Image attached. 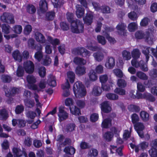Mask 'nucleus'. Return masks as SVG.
Here are the masks:
<instances>
[{"instance_id": "nucleus-1", "label": "nucleus", "mask_w": 157, "mask_h": 157, "mask_svg": "<svg viewBox=\"0 0 157 157\" xmlns=\"http://www.w3.org/2000/svg\"><path fill=\"white\" fill-rule=\"evenodd\" d=\"M67 18L68 22L71 24V30L73 33H79L83 32L84 25L82 22L78 20H74L73 13H67Z\"/></svg>"}, {"instance_id": "nucleus-2", "label": "nucleus", "mask_w": 157, "mask_h": 157, "mask_svg": "<svg viewBox=\"0 0 157 157\" xmlns=\"http://www.w3.org/2000/svg\"><path fill=\"white\" fill-rule=\"evenodd\" d=\"M132 56L134 59L131 61L132 65L136 67H140L141 69L144 71L148 70V68L146 64L144 63L143 61H141L140 63L137 62L136 59L139 57L140 53L138 49H134L132 52Z\"/></svg>"}, {"instance_id": "nucleus-3", "label": "nucleus", "mask_w": 157, "mask_h": 157, "mask_svg": "<svg viewBox=\"0 0 157 157\" xmlns=\"http://www.w3.org/2000/svg\"><path fill=\"white\" fill-rule=\"evenodd\" d=\"M73 89L75 95L77 98L82 97L86 94L85 88L80 81H77L74 84Z\"/></svg>"}, {"instance_id": "nucleus-4", "label": "nucleus", "mask_w": 157, "mask_h": 157, "mask_svg": "<svg viewBox=\"0 0 157 157\" xmlns=\"http://www.w3.org/2000/svg\"><path fill=\"white\" fill-rule=\"evenodd\" d=\"M71 52L75 55L80 56L83 57H87L90 56V52L82 47L74 48L72 50Z\"/></svg>"}, {"instance_id": "nucleus-5", "label": "nucleus", "mask_w": 157, "mask_h": 157, "mask_svg": "<svg viewBox=\"0 0 157 157\" xmlns=\"http://www.w3.org/2000/svg\"><path fill=\"white\" fill-rule=\"evenodd\" d=\"M140 48L142 50V53L146 56L147 62L148 60L150 53H152L155 57L157 58V51L155 49L143 46H141Z\"/></svg>"}, {"instance_id": "nucleus-6", "label": "nucleus", "mask_w": 157, "mask_h": 157, "mask_svg": "<svg viewBox=\"0 0 157 157\" xmlns=\"http://www.w3.org/2000/svg\"><path fill=\"white\" fill-rule=\"evenodd\" d=\"M0 19L2 21L8 24H13L15 23L14 17L10 13H4L1 16Z\"/></svg>"}, {"instance_id": "nucleus-7", "label": "nucleus", "mask_w": 157, "mask_h": 157, "mask_svg": "<svg viewBox=\"0 0 157 157\" xmlns=\"http://www.w3.org/2000/svg\"><path fill=\"white\" fill-rule=\"evenodd\" d=\"M153 31V29H148L145 31L144 39L149 44H152L155 41L154 36L152 34Z\"/></svg>"}, {"instance_id": "nucleus-8", "label": "nucleus", "mask_w": 157, "mask_h": 157, "mask_svg": "<svg viewBox=\"0 0 157 157\" xmlns=\"http://www.w3.org/2000/svg\"><path fill=\"white\" fill-rule=\"evenodd\" d=\"M24 68L26 73H32L34 70V65L33 63L30 60H27L23 63Z\"/></svg>"}, {"instance_id": "nucleus-9", "label": "nucleus", "mask_w": 157, "mask_h": 157, "mask_svg": "<svg viewBox=\"0 0 157 157\" xmlns=\"http://www.w3.org/2000/svg\"><path fill=\"white\" fill-rule=\"evenodd\" d=\"M19 89L14 87H11L10 89L5 90V95L8 98L14 96L16 94L19 93Z\"/></svg>"}, {"instance_id": "nucleus-10", "label": "nucleus", "mask_w": 157, "mask_h": 157, "mask_svg": "<svg viewBox=\"0 0 157 157\" xmlns=\"http://www.w3.org/2000/svg\"><path fill=\"white\" fill-rule=\"evenodd\" d=\"M134 126L139 136L141 138H144L143 130L144 129V126L143 124L140 122H137L134 124Z\"/></svg>"}, {"instance_id": "nucleus-11", "label": "nucleus", "mask_w": 157, "mask_h": 157, "mask_svg": "<svg viewBox=\"0 0 157 157\" xmlns=\"http://www.w3.org/2000/svg\"><path fill=\"white\" fill-rule=\"evenodd\" d=\"M58 116L60 121L66 120L68 117V113L64 110V107L63 106H60L59 108V112Z\"/></svg>"}, {"instance_id": "nucleus-12", "label": "nucleus", "mask_w": 157, "mask_h": 157, "mask_svg": "<svg viewBox=\"0 0 157 157\" xmlns=\"http://www.w3.org/2000/svg\"><path fill=\"white\" fill-rule=\"evenodd\" d=\"M13 152L14 157H21L23 155L25 157H28L25 151H22L18 148H13Z\"/></svg>"}, {"instance_id": "nucleus-13", "label": "nucleus", "mask_w": 157, "mask_h": 157, "mask_svg": "<svg viewBox=\"0 0 157 157\" xmlns=\"http://www.w3.org/2000/svg\"><path fill=\"white\" fill-rule=\"evenodd\" d=\"M86 47L89 50L93 51H103L102 47L98 44H94L91 43L87 45Z\"/></svg>"}, {"instance_id": "nucleus-14", "label": "nucleus", "mask_w": 157, "mask_h": 157, "mask_svg": "<svg viewBox=\"0 0 157 157\" xmlns=\"http://www.w3.org/2000/svg\"><path fill=\"white\" fill-rule=\"evenodd\" d=\"M126 86V83L124 80H118V94L122 95L125 94V91L122 88Z\"/></svg>"}, {"instance_id": "nucleus-15", "label": "nucleus", "mask_w": 157, "mask_h": 157, "mask_svg": "<svg viewBox=\"0 0 157 157\" xmlns=\"http://www.w3.org/2000/svg\"><path fill=\"white\" fill-rule=\"evenodd\" d=\"M105 66L108 69H112L115 65L114 59L112 57H109L105 63Z\"/></svg>"}, {"instance_id": "nucleus-16", "label": "nucleus", "mask_w": 157, "mask_h": 157, "mask_svg": "<svg viewBox=\"0 0 157 157\" xmlns=\"http://www.w3.org/2000/svg\"><path fill=\"white\" fill-rule=\"evenodd\" d=\"M101 109L103 112L106 113H109L111 109L108 101H106L103 102L101 104Z\"/></svg>"}, {"instance_id": "nucleus-17", "label": "nucleus", "mask_w": 157, "mask_h": 157, "mask_svg": "<svg viewBox=\"0 0 157 157\" xmlns=\"http://www.w3.org/2000/svg\"><path fill=\"white\" fill-rule=\"evenodd\" d=\"M35 38L36 41L40 43L44 44L45 43V37L40 33L36 32L35 34Z\"/></svg>"}, {"instance_id": "nucleus-18", "label": "nucleus", "mask_w": 157, "mask_h": 157, "mask_svg": "<svg viewBox=\"0 0 157 157\" xmlns=\"http://www.w3.org/2000/svg\"><path fill=\"white\" fill-rule=\"evenodd\" d=\"M48 41L52 45L54 48H55L57 45H58L60 43L59 39L57 38H53L50 36H48L47 38Z\"/></svg>"}, {"instance_id": "nucleus-19", "label": "nucleus", "mask_w": 157, "mask_h": 157, "mask_svg": "<svg viewBox=\"0 0 157 157\" xmlns=\"http://www.w3.org/2000/svg\"><path fill=\"white\" fill-rule=\"evenodd\" d=\"M94 16L92 13L88 12L86 13V16L83 18L85 22L88 25H90L93 22Z\"/></svg>"}, {"instance_id": "nucleus-20", "label": "nucleus", "mask_w": 157, "mask_h": 157, "mask_svg": "<svg viewBox=\"0 0 157 157\" xmlns=\"http://www.w3.org/2000/svg\"><path fill=\"white\" fill-rule=\"evenodd\" d=\"M76 15L78 18H80L83 16L85 10L82 7L81 5H77L76 6Z\"/></svg>"}, {"instance_id": "nucleus-21", "label": "nucleus", "mask_w": 157, "mask_h": 157, "mask_svg": "<svg viewBox=\"0 0 157 157\" xmlns=\"http://www.w3.org/2000/svg\"><path fill=\"white\" fill-rule=\"evenodd\" d=\"M39 7L40 11L42 13H45L48 10V3L46 0H40Z\"/></svg>"}, {"instance_id": "nucleus-22", "label": "nucleus", "mask_w": 157, "mask_h": 157, "mask_svg": "<svg viewBox=\"0 0 157 157\" xmlns=\"http://www.w3.org/2000/svg\"><path fill=\"white\" fill-rule=\"evenodd\" d=\"M114 85V84L111 80H109L106 84L105 83L101 84V87L103 90L108 91L110 90H113L112 87Z\"/></svg>"}, {"instance_id": "nucleus-23", "label": "nucleus", "mask_w": 157, "mask_h": 157, "mask_svg": "<svg viewBox=\"0 0 157 157\" xmlns=\"http://www.w3.org/2000/svg\"><path fill=\"white\" fill-rule=\"evenodd\" d=\"M12 56L14 59L18 61L21 62L22 60V56L19 50H17L14 51L12 53Z\"/></svg>"}, {"instance_id": "nucleus-24", "label": "nucleus", "mask_w": 157, "mask_h": 157, "mask_svg": "<svg viewBox=\"0 0 157 157\" xmlns=\"http://www.w3.org/2000/svg\"><path fill=\"white\" fill-rule=\"evenodd\" d=\"M63 151L67 154L73 155L75 152L76 150L72 146H67L65 147Z\"/></svg>"}, {"instance_id": "nucleus-25", "label": "nucleus", "mask_w": 157, "mask_h": 157, "mask_svg": "<svg viewBox=\"0 0 157 157\" xmlns=\"http://www.w3.org/2000/svg\"><path fill=\"white\" fill-rule=\"evenodd\" d=\"M36 49L38 51L35 53L34 57L38 61L40 62L43 57V53L41 51L42 47L41 46H39Z\"/></svg>"}, {"instance_id": "nucleus-26", "label": "nucleus", "mask_w": 157, "mask_h": 157, "mask_svg": "<svg viewBox=\"0 0 157 157\" xmlns=\"http://www.w3.org/2000/svg\"><path fill=\"white\" fill-rule=\"evenodd\" d=\"M101 52L99 51L94 53L93 54L95 60L98 62L101 61L104 58V55Z\"/></svg>"}, {"instance_id": "nucleus-27", "label": "nucleus", "mask_w": 157, "mask_h": 157, "mask_svg": "<svg viewBox=\"0 0 157 157\" xmlns=\"http://www.w3.org/2000/svg\"><path fill=\"white\" fill-rule=\"evenodd\" d=\"M102 93L101 88L98 86H94L92 90V94L95 96H99Z\"/></svg>"}, {"instance_id": "nucleus-28", "label": "nucleus", "mask_w": 157, "mask_h": 157, "mask_svg": "<svg viewBox=\"0 0 157 157\" xmlns=\"http://www.w3.org/2000/svg\"><path fill=\"white\" fill-rule=\"evenodd\" d=\"M24 104L25 106L29 108L33 107L35 105V102L33 100L29 98H25L24 100Z\"/></svg>"}, {"instance_id": "nucleus-29", "label": "nucleus", "mask_w": 157, "mask_h": 157, "mask_svg": "<svg viewBox=\"0 0 157 157\" xmlns=\"http://www.w3.org/2000/svg\"><path fill=\"white\" fill-rule=\"evenodd\" d=\"M111 126V120L109 118L105 119L102 121L101 127L104 128H109Z\"/></svg>"}, {"instance_id": "nucleus-30", "label": "nucleus", "mask_w": 157, "mask_h": 157, "mask_svg": "<svg viewBox=\"0 0 157 157\" xmlns=\"http://www.w3.org/2000/svg\"><path fill=\"white\" fill-rule=\"evenodd\" d=\"M73 62L76 65H84L86 63V61L83 59L78 57L74 58Z\"/></svg>"}, {"instance_id": "nucleus-31", "label": "nucleus", "mask_w": 157, "mask_h": 157, "mask_svg": "<svg viewBox=\"0 0 157 157\" xmlns=\"http://www.w3.org/2000/svg\"><path fill=\"white\" fill-rule=\"evenodd\" d=\"M86 68L84 66H78L75 69V72L77 75H82L86 73Z\"/></svg>"}, {"instance_id": "nucleus-32", "label": "nucleus", "mask_w": 157, "mask_h": 157, "mask_svg": "<svg viewBox=\"0 0 157 157\" xmlns=\"http://www.w3.org/2000/svg\"><path fill=\"white\" fill-rule=\"evenodd\" d=\"M70 109L71 113L75 115H79L81 114L79 109L75 106L72 105V107H70Z\"/></svg>"}, {"instance_id": "nucleus-33", "label": "nucleus", "mask_w": 157, "mask_h": 157, "mask_svg": "<svg viewBox=\"0 0 157 157\" xmlns=\"http://www.w3.org/2000/svg\"><path fill=\"white\" fill-rule=\"evenodd\" d=\"M8 113L5 109H2L0 110V120H6L8 117Z\"/></svg>"}, {"instance_id": "nucleus-34", "label": "nucleus", "mask_w": 157, "mask_h": 157, "mask_svg": "<svg viewBox=\"0 0 157 157\" xmlns=\"http://www.w3.org/2000/svg\"><path fill=\"white\" fill-rule=\"evenodd\" d=\"M28 47L32 49H36L38 48V47L40 46V45H35L34 40L32 38L29 39L28 41Z\"/></svg>"}, {"instance_id": "nucleus-35", "label": "nucleus", "mask_w": 157, "mask_h": 157, "mask_svg": "<svg viewBox=\"0 0 157 157\" xmlns=\"http://www.w3.org/2000/svg\"><path fill=\"white\" fill-rule=\"evenodd\" d=\"M140 116L144 121H147L149 120V114L146 111H141L140 113Z\"/></svg>"}, {"instance_id": "nucleus-36", "label": "nucleus", "mask_w": 157, "mask_h": 157, "mask_svg": "<svg viewBox=\"0 0 157 157\" xmlns=\"http://www.w3.org/2000/svg\"><path fill=\"white\" fill-rule=\"evenodd\" d=\"M90 80L92 81H95L97 78V76L94 70L91 69L88 74Z\"/></svg>"}, {"instance_id": "nucleus-37", "label": "nucleus", "mask_w": 157, "mask_h": 157, "mask_svg": "<svg viewBox=\"0 0 157 157\" xmlns=\"http://www.w3.org/2000/svg\"><path fill=\"white\" fill-rule=\"evenodd\" d=\"M105 30L103 31L102 34L105 36L110 35V33L114 31V29L110 27L105 26Z\"/></svg>"}, {"instance_id": "nucleus-38", "label": "nucleus", "mask_w": 157, "mask_h": 157, "mask_svg": "<svg viewBox=\"0 0 157 157\" xmlns=\"http://www.w3.org/2000/svg\"><path fill=\"white\" fill-rule=\"evenodd\" d=\"M2 32L6 34H8L10 32V27L7 24H3L2 25Z\"/></svg>"}, {"instance_id": "nucleus-39", "label": "nucleus", "mask_w": 157, "mask_h": 157, "mask_svg": "<svg viewBox=\"0 0 157 157\" xmlns=\"http://www.w3.org/2000/svg\"><path fill=\"white\" fill-rule=\"evenodd\" d=\"M55 13L53 11L47 12L46 14V18L47 20H52L55 16Z\"/></svg>"}, {"instance_id": "nucleus-40", "label": "nucleus", "mask_w": 157, "mask_h": 157, "mask_svg": "<svg viewBox=\"0 0 157 157\" xmlns=\"http://www.w3.org/2000/svg\"><path fill=\"white\" fill-rule=\"evenodd\" d=\"M67 76L70 82L71 83L74 82L75 78V73L72 71H69L67 73Z\"/></svg>"}, {"instance_id": "nucleus-41", "label": "nucleus", "mask_w": 157, "mask_h": 157, "mask_svg": "<svg viewBox=\"0 0 157 157\" xmlns=\"http://www.w3.org/2000/svg\"><path fill=\"white\" fill-rule=\"evenodd\" d=\"M126 26L124 23H121L120 25H118V34L120 33L121 35H124L126 30H125Z\"/></svg>"}, {"instance_id": "nucleus-42", "label": "nucleus", "mask_w": 157, "mask_h": 157, "mask_svg": "<svg viewBox=\"0 0 157 157\" xmlns=\"http://www.w3.org/2000/svg\"><path fill=\"white\" fill-rule=\"evenodd\" d=\"M128 29L130 32H134L137 28V25L136 22H131L128 26Z\"/></svg>"}, {"instance_id": "nucleus-43", "label": "nucleus", "mask_w": 157, "mask_h": 157, "mask_svg": "<svg viewBox=\"0 0 157 157\" xmlns=\"http://www.w3.org/2000/svg\"><path fill=\"white\" fill-rule=\"evenodd\" d=\"M113 136V134L110 132H107L103 135L104 139L108 142L110 141Z\"/></svg>"}, {"instance_id": "nucleus-44", "label": "nucleus", "mask_w": 157, "mask_h": 157, "mask_svg": "<svg viewBox=\"0 0 157 157\" xmlns=\"http://www.w3.org/2000/svg\"><path fill=\"white\" fill-rule=\"evenodd\" d=\"M61 29L63 31L68 30L69 29V24L67 22L61 21L60 23Z\"/></svg>"}, {"instance_id": "nucleus-45", "label": "nucleus", "mask_w": 157, "mask_h": 157, "mask_svg": "<svg viewBox=\"0 0 157 157\" xmlns=\"http://www.w3.org/2000/svg\"><path fill=\"white\" fill-rule=\"evenodd\" d=\"M27 12L30 14H33L36 11L35 7L32 4H29L27 7Z\"/></svg>"}, {"instance_id": "nucleus-46", "label": "nucleus", "mask_w": 157, "mask_h": 157, "mask_svg": "<svg viewBox=\"0 0 157 157\" xmlns=\"http://www.w3.org/2000/svg\"><path fill=\"white\" fill-rule=\"evenodd\" d=\"M51 59L49 56L48 55H46L43 61V64L44 66H47L49 65L51 63Z\"/></svg>"}, {"instance_id": "nucleus-47", "label": "nucleus", "mask_w": 157, "mask_h": 157, "mask_svg": "<svg viewBox=\"0 0 157 157\" xmlns=\"http://www.w3.org/2000/svg\"><path fill=\"white\" fill-rule=\"evenodd\" d=\"M22 29V28L21 25H17L13 27L12 30L14 33L19 34L21 32Z\"/></svg>"}, {"instance_id": "nucleus-48", "label": "nucleus", "mask_w": 157, "mask_h": 157, "mask_svg": "<svg viewBox=\"0 0 157 157\" xmlns=\"http://www.w3.org/2000/svg\"><path fill=\"white\" fill-rule=\"evenodd\" d=\"M24 68L22 66H19L17 71L16 74L18 77L22 76L24 74Z\"/></svg>"}, {"instance_id": "nucleus-49", "label": "nucleus", "mask_w": 157, "mask_h": 157, "mask_svg": "<svg viewBox=\"0 0 157 157\" xmlns=\"http://www.w3.org/2000/svg\"><path fill=\"white\" fill-rule=\"evenodd\" d=\"M38 73L40 76L44 78L45 75L46 74V68L44 67H41L38 69Z\"/></svg>"}, {"instance_id": "nucleus-50", "label": "nucleus", "mask_w": 157, "mask_h": 157, "mask_svg": "<svg viewBox=\"0 0 157 157\" xmlns=\"http://www.w3.org/2000/svg\"><path fill=\"white\" fill-rule=\"evenodd\" d=\"M145 32H143L142 31H138L135 34V37L138 39H141L144 38Z\"/></svg>"}, {"instance_id": "nucleus-51", "label": "nucleus", "mask_w": 157, "mask_h": 157, "mask_svg": "<svg viewBox=\"0 0 157 157\" xmlns=\"http://www.w3.org/2000/svg\"><path fill=\"white\" fill-rule=\"evenodd\" d=\"M136 75L138 78L143 80H146L148 78L147 76L145 73L140 71L137 72Z\"/></svg>"}, {"instance_id": "nucleus-52", "label": "nucleus", "mask_w": 157, "mask_h": 157, "mask_svg": "<svg viewBox=\"0 0 157 157\" xmlns=\"http://www.w3.org/2000/svg\"><path fill=\"white\" fill-rule=\"evenodd\" d=\"M128 17L132 21L136 20L138 16L137 14L134 11L128 13Z\"/></svg>"}, {"instance_id": "nucleus-53", "label": "nucleus", "mask_w": 157, "mask_h": 157, "mask_svg": "<svg viewBox=\"0 0 157 157\" xmlns=\"http://www.w3.org/2000/svg\"><path fill=\"white\" fill-rule=\"evenodd\" d=\"M27 80L29 84L35 83L36 81L35 77L32 75H29L27 77Z\"/></svg>"}, {"instance_id": "nucleus-54", "label": "nucleus", "mask_w": 157, "mask_h": 157, "mask_svg": "<svg viewBox=\"0 0 157 157\" xmlns=\"http://www.w3.org/2000/svg\"><path fill=\"white\" fill-rule=\"evenodd\" d=\"M98 114L96 113H94L90 115V120L91 122H95L98 120Z\"/></svg>"}, {"instance_id": "nucleus-55", "label": "nucleus", "mask_w": 157, "mask_h": 157, "mask_svg": "<svg viewBox=\"0 0 157 157\" xmlns=\"http://www.w3.org/2000/svg\"><path fill=\"white\" fill-rule=\"evenodd\" d=\"M151 157H157V149L152 147L149 151Z\"/></svg>"}, {"instance_id": "nucleus-56", "label": "nucleus", "mask_w": 157, "mask_h": 157, "mask_svg": "<svg viewBox=\"0 0 157 157\" xmlns=\"http://www.w3.org/2000/svg\"><path fill=\"white\" fill-rule=\"evenodd\" d=\"M97 40L98 42L101 44L102 45H105L106 42V41L104 37L101 35H98L97 36Z\"/></svg>"}, {"instance_id": "nucleus-57", "label": "nucleus", "mask_w": 157, "mask_h": 157, "mask_svg": "<svg viewBox=\"0 0 157 157\" xmlns=\"http://www.w3.org/2000/svg\"><path fill=\"white\" fill-rule=\"evenodd\" d=\"M145 99L149 101L154 102L155 100V99L151 94L147 92Z\"/></svg>"}, {"instance_id": "nucleus-58", "label": "nucleus", "mask_w": 157, "mask_h": 157, "mask_svg": "<svg viewBox=\"0 0 157 157\" xmlns=\"http://www.w3.org/2000/svg\"><path fill=\"white\" fill-rule=\"evenodd\" d=\"M132 128V127H130L129 131L128 130H126L124 131L123 133V137L124 139L127 140L130 136Z\"/></svg>"}, {"instance_id": "nucleus-59", "label": "nucleus", "mask_w": 157, "mask_h": 157, "mask_svg": "<svg viewBox=\"0 0 157 157\" xmlns=\"http://www.w3.org/2000/svg\"><path fill=\"white\" fill-rule=\"evenodd\" d=\"M48 84L52 87H55L56 85V81L53 76L48 79Z\"/></svg>"}, {"instance_id": "nucleus-60", "label": "nucleus", "mask_w": 157, "mask_h": 157, "mask_svg": "<svg viewBox=\"0 0 157 157\" xmlns=\"http://www.w3.org/2000/svg\"><path fill=\"white\" fill-rule=\"evenodd\" d=\"M75 127V125L73 123H70L68 124L66 126L67 131L68 132L73 131L74 130Z\"/></svg>"}, {"instance_id": "nucleus-61", "label": "nucleus", "mask_w": 157, "mask_h": 157, "mask_svg": "<svg viewBox=\"0 0 157 157\" xmlns=\"http://www.w3.org/2000/svg\"><path fill=\"white\" fill-rule=\"evenodd\" d=\"M32 26L30 25H26L24 29V32L25 34L28 35L32 31Z\"/></svg>"}, {"instance_id": "nucleus-62", "label": "nucleus", "mask_w": 157, "mask_h": 157, "mask_svg": "<svg viewBox=\"0 0 157 157\" xmlns=\"http://www.w3.org/2000/svg\"><path fill=\"white\" fill-rule=\"evenodd\" d=\"M1 79L4 82H10L11 80L10 76L7 75H2L1 77Z\"/></svg>"}, {"instance_id": "nucleus-63", "label": "nucleus", "mask_w": 157, "mask_h": 157, "mask_svg": "<svg viewBox=\"0 0 157 157\" xmlns=\"http://www.w3.org/2000/svg\"><path fill=\"white\" fill-rule=\"evenodd\" d=\"M106 97L109 99L114 100L118 99V95L114 94L109 93L106 94Z\"/></svg>"}, {"instance_id": "nucleus-64", "label": "nucleus", "mask_w": 157, "mask_h": 157, "mask_svg": "<svg viewBox=\"0 0 157 157\" xmlns=\"http://www.w3.org/2000/svg\"><path fill=\"white\" fill-rule=\"evenodd\" d=\"M80 147L81 149H85L89 148L91 146L89 145V144L85 142H82L80 145Z\"/></svg>"}]
</instances>
